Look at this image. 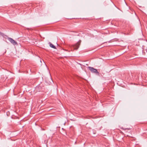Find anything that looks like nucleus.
<instances>
[{
    "mask_svg": "<svg viewBox=\"0 0 147 147\" xmlns=\"http://www.w3.org/2000/svg\"><path fill=\"white\" fill-rule=\"evenodd\" d=\"M81 41L80 40L78 42L75 46H73L74 49L76 50L79 47Z\"/></svg>",
    "mask_w": 147,
    "mask_h": 147,
    "instance_id": "7ed1b4c3",
    "label": "nucleus"
},
{
    "mask_svg": "<svg viewBox=\"0 0 147 147\" xmlns=\"http://www.w3.org/2000/svg\"><path fill=\"white\" fill-rule=\"evenodd\" d=\"M50 46L51 47L53 48L54 49H56L55 47L53 44H51V42L49 43Z\"/></svg>",
    "mask_w": 147,
    "mask_h": 147,
    "instance_id": "20e7f679",
    "label": "nucleus"
},
{
    "mask_svg": "<svg viewBox=\"0 0 147 147\" xmlns=\"http://www.w3.org/2000/svg\"><path fill=\"white\" fill-rule=\"evenodd\" d=\"M0 36L5 37V36H6L5 34H4L3 33L0 32Z\"/></svg>",
    "mask_w": 147,
    "mask_h": 147,
    "instance_id": "39448f33",
    "label": "nucleus"
},
{
    "mask_svg": "<svg viewBox=\"0 0 147 147\" xmlns=\"http://www.w3.org/2000/svg\"><path fill=\"white\" fill-rule=\"evenodd\" d=\"M8 40L13 45H18L17 42L15 40H13L12 38L10 37H9L8 38Z\"/></svg>",
    "mask_w": 147,
    "mask_h": 147,
    "instance_id": "f03ea898",
    "label": "nucleus"
},
{
    "mask_svg": "<svg viewBox=\"0 0 147 147\" xmlns=\"http://www.w3.org/2000/svg\"><path fill=\"white\" fill-rule=\"evenodd\" d=\"M88 68L91 72L94 73L97 75L99 74V73L96 69L91 67H88Z\"/></svg>",
    "mask_w": 147,
    "mask_h": 147,
    "instance_id": "f257e3e1",
    "label": "nucleus"
}]
</instances>
